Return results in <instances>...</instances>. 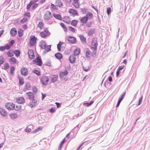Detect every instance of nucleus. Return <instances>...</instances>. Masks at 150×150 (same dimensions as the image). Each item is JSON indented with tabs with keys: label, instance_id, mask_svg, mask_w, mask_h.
<instances>
[{
	"label": "nucleus",
	"instance_id": "f704fd0d",
	"mask_svg": "<svg viewBox=\"0 0 150 150\" xmlns=\"http://www.w3.org/2000/svg\"><path fill=\"white\" fill-rule=\"evenodd\" d=\"M78 21L77 20H73L71 21V24L73 26H76V25Z\"/></svg>",
	"mask_w": 150,
	"mask_h": 150
},
{
	"label": "nucleus",
	"instance_id": "ea45409f",
	"mask_svg": "<svg viewBox=\"0 0 150 150\" xmlns=\"http://www.w3.org/2000/svg\"><path fill=\"white\" fill-rule=\"evenodd\" d=\"M33 4V2L32 1H31L29 3L27 6V9H29L30 8L31 5Z\"/></svg>",
	"mask_w": 150,
	"mask_h": 150
},
{
	"label": "nucleus",
	"instance_id": "79ce46f5",
	"mask_svg": "<svg viewBox=\"0 0 150 150\" xmlns=\"http://www.w3.org/2000/svg\"><path fill=\"white\" fill-rule=\"evenodd\" d=\"M72 4L76 8H77L79 7L78 2H74Z\"/></svg>",
	"mask_w": 150,
	"mask_h": 150
},
{
	"label": "nucleus",
	"instance_id": "37998d69",
	"mask_svg": "<svg viewBox=\"0 0 150 150\" xmlns=\"http://www.w3.org/2000/svg\"><path fill=\"white\" fill-rule=\"evenodd\" d=\"M43 23L42 22H39L38 25V27L40 29L42 28L43 27Z\"/></svg>",
	"mask_w": 150,
	"mask_h": 150
},
{
	"label": "nucleus",
	"instance_id": "c03bdc74",
	"mask_svg": "<svg viewBox=\"0 0 150 150\" xmlns=\"http://www.w3.org/2000/svg\"><path fill=\"white\" fill-rule=\"evenodd\" d=\"M9 67H10L9 64L6 62L4 66V69L5 70H6L7 69H8Z\"/></svg>",
	"mask_w": 150,
	"mask_h": 150
},
{
	"label": "nucleus",
	"instance_id": "49530a36",
	"mask_svg": "<svg viewBox=\"0 0 150 150\" xmlns=\"http://www.w3.org/2000/svg\"><path fill=\"white\" fill-rule=\"evenodd\" d=\"M28 20V18L27 17H24L21 20H20V21L21 23H25Z\"/></svg>",
	"mask_w": 150,
	"mask_h": 150
},
{
	"label": "nucleus",
	"instance_id": "2eb2a0df",
	"mask_svg": "<svg viewBox=\"0 0 150 150\" xmlns=\"http://www.w3.org/2000/svg\"><path fill=\"white\" fill-rule=\"evenodd\" d=\"M40 46L42 49L46 48L48 47V45H46V43L45 41H42L41 42L40 44Z\"/></svg>",
	"mask_w": 150,
	"mask_h": 150
},
{
	"label": "nucleus",
	"instance_id": "1a4fd4ad",
	"mask_svg": "<svg viewBox=\"0 0 150 150\" xmlns=\"http://www.w3.org/2000/svg\"><path fill=\"white\" fill-rule=\"evenodd\" d=\"M37 100L34 98L31 100L30 103V106L32 108L35 107L37 104Z\"/></svg>",
	"mask_w": 150,
	"mask_h": 150
},
{
	"label": "nucleus",
	"instance_id": "5fc2aeb1",
	"mask_svg": "<svg viewBox=\"0 0 150 150\" xmlns=\"http://www.w3.org/2000/svg\"><path fill=\"white\" fill-rule=\"evenodd\" d=\"M91 52L89 50H87L86 52V57L88 58H90V57L89 56Z\"/></svg>",
	"mask_w": 150,
	"mask_h": 150
},
{
	"label": "nucleus",
	"instance_id": "e2e57ef3",
	"mask_svg": "<svg viewBox=\"0 0 150 150\" xmlns=\"http://www.w3.org/2000/svg\"><path fill=\"white\" fill-rule=\"evenodd\" d=\"M55 111V109L52 107L50 109V113H53Z\"/></svg>",
	"mask_w": 150,
	"mask_h": 150
},
{
	"label": "nucleus",
	"instance_id": "0e129e2a",
	"mask_svg": "<svg viewBox=\"0 0 150 150\" xmlns=\"http://www.w3.org/2000/svg\"><path fill=\"white\" fill-rule=\"evenodd\" d=\"M33 91L34 93H36L38 91V89L35 86H33Z\"/></svg>",
	"mask_w": 150,
	"mask_h": 150
},
{
	"label": "nucleus",
	"instance_id": "412c9836",
	"mask_svg": "<svg viewBox=\"0 0 150 150\" xmlns=\"http://www.w3.org/2000/svg\"><path fill=\"white\" fill-rule=\"evenodd\" d=\"M95 29L94 28H91L89 29L88 31V35L89 36H90L94 33Z\"/></svg>",
	"mask_w": 150,
	"mask_h": 150
},
{
	"label": "nucleus",
	"instance_id": "13d9d810",
	"mask_svg": "<svg viewBox=\"0 0 150 150\" xmlns=\"http://www.w3.org/2000/svg\"><path fill=\"white\" fill-rule=\"evenodd\" d=\"M33 4L32 6V9L33 10H35L38 6V4Z\"/></svg>",
	"mask_w": 150,
	"mask_h": 150
},
{
	"label": "nucleus",
	"instance_id": "bb28decb",
	"mask_svg": "<svg viewBox=\"0 0 150 150\" xmlns=\"http://www.w3.org/2000/svg\"><path fill=\"white\" fill-rule=\"evenodd\" d=\"M63 44V42H62L61 41H59V43L57 45V49L59 51H61V46Z\"/></svg>",
	"mask_w": 150,
	"mask_h": 150
},
{
	"label": "nucleus",
	"instance_id": "680f3d73",
	"mask_svg": "<svg viewBox=\"0 0 150 150\" xmlns=\"http://www.w3.org/2000/svg\"><path fill=\"white\" fill-rule=\"evenodd\" d=\"M142 98H143V96H141V97L139 99V102H138V105H139L142 103Z\"/></svg>",
	"mask_w": 150,
	"mask_h": 150
},
{
	"label": "nucleus",
	"instance_id": "4468645a",
	"mask_svg": "<svg viewBox=\"0 0 150 150\" xmlns=\"http://www.w3.org/2000/svg\"><path fill=\"white\" fill-rule=\"evenodd\" d=\"M10 34L13 37L15 36L17 34L16 29L15 28H13L10 31Z\"/></svg>",
	"mask_w": 150,
	"mask_h": 150
},
{
	"label": "nucleus",
	"instance_id": "72a5a7b5",
	"mask_svg": "<svg viewBox=\"0 0 150 150\" xmlns=\"http://www.w3.org/2000/svg\"><path fill=\"white\" fill-rule=\"evenodd\" d=\"M80 52V50L79 48L78 49H76L74 52V54H73L75 55V56L78 55Z\"/></svg>",
	"mask_w": 150,
	"mask_h": 150
},
{
	"label": "nucleus",
	"instance_id": "4be33fe9",
	"mask_svg": "<svg viewBox=\"0 0 150 150\" xmlns=\"http://www.w3.org/2000/svg\"><path fill=\"white\" fill-rule=\"evenodd\" d=\"M79 37L81 42L85 44L86 43V38L83 35H79Z\"/></svg>",
	"mask_w": 150,
	"mask_h": 150
},
{
	"label": "nucleus",
	"instance_id": "603ef678",
	"mask_svg": "<svg viewBox=\"0 0 150 150\" xmlns=\"http://www.w3.org/2000/svg\"><path fill=\"white\" fill-rule=\"evenodd\" d=\"M81 12L83 14H85L86 13V10H87V9L83 8L81 9Z\"/></svg>",
	"mask_w": 150,
	"mask_h": 150
},
{
	"label": "nucleus",
	"instance_id": "473e14b6",
	"mask_svg": "<svg viewBox=\"0 0 150 150\" xmlns=\"http://www.w3.org/2000/svg\"><path fill=\"white\" fill-rule=\"evenodd\" d=\"M33 127V126L31 125H29L25 129V132H31V128Z\"/></svg>",
	"mask_w": 150,
	"mask_h": 150
},
{
	"label": "nucleus",
	"instance_id": "7ed1b4c3",
	"mask_svg": "<svg viewBox=\"0 0 150 150\" xmlns=\"http://www.w3.org/2000/svg\"><path fill=\"white\" fill-rule=\"evenodd\" d=\"M40 80L43 85L46 86L48 83L49 81V79L47 76H43L41 77Z\"/></svg>",
	"mask_w": 150,
	"mask_h": 150
},
{
	"label": "nucleus",
	"instance_id": "de8ad7c7",
	"mask_svg": "<svg viewBox=\"0 0 150 150\" xmlns=\"http://www.w3.org/2000/svg\"><path fill=\"white\" fill-rule=\"evenodd\" d=\"M14 24L15 25H18L21 23L20 20L19 19L14 20Z\"/></svg>",
	"mask_w": 150,
	"mask_h": 150
},
{
	"label": "nucleus",
	"instance_id": "f257e3e1",
	"mask_svg": "<svg viewBox=\"0 0 150 150\" xmlns=\"http://www.w3.org/2000/svg\"><path fill=\"white\" fill-rule=\"evenodd\" d=\"M98 45L97 42L96 40H92V41L91 46V48L94 51L92 52L93 55V57H95L96 56V52L95 51L97 49V46Z\"/></svg>",
	"mask_w": 150,
	"mask_h": 150
},
{
	"label": "nucleus",
	"instance_id": "052dcab7",
	"mask_svg": "<svg viewBox=\"0 0 150 150\" xmlns=\"http://www.w3.org/2000/svg\"><path fill=\"white\" fill-rule=\"evenodd\" d=\"M15 42V40H11L10 42L9 45L10 46H12Z\"/></svg>",
	"mask_w": 150,
	"mask_h": 150
},
{
	"label": "nucleus",
	"instance_id": "a878e982",
	"mask_svg": "<svg viewBox=\"0 0 150 150\" xmlns=\"http://www.w3.org/2000/svg\"><path fill=\"white\" fill-rule=\"evenodd\" d=\"M68 73V71L66 70L64 71H60V75L61 77H63L64 76L66 75Z\"/></svg>",
	"mask_w": 150,
	"mask_h": 150
},
{
	"label": "nucleus",
	"instance_id": "69168bd1",
	"mask_svg": "<svg viewBox=\"0 0 150 150\" xmlns=\"http://www.w3.org/2000/svg\"><path fill=\"white\" fill-rule=\"evenodd\" d=\"M65 141H66V139H65V138H64L63 139V140L61 142L59 145L61 146L62 147L64 143L65 142Z\"/></svg>",
	"mask_w": 150,
	"mask_h": 150
},
{
	"label": "nucleus",
	"instance_id": "a211bd4d",
	"mask_svg": "<svg viewBox=\"0 0 150 150\" xmlns=\"http://www.w3.org/2000/svg\"><path fill=\"white\" fill-rule=\"evenodd\" d=\"M69 12L70 13L72 14L74 16L77 15L78 14L77 11L72 8L70 9L69 10Z\"/></svg>",
	"mask_w": 150,
	"mask_h": 150
},
{
	"label": "nucleus",
	"instance_id": "58836bf2",
	"mask_svg": "<svg viewBox=\"0 0 150 150\" xmlns=\"http://www.w3.org/2000/svg\"><path fill=\"white\" fill-rule=\"evenodd\" d=\"M42 129V127H38L37 129H36L34 131H33L32 132V133H36L39 131L40 130Z\"/></svg>",
	"mask_w": 150,
	"mask_h": 150
},
{
	"label": "nucleus",
	"instance_id": "cd10ccee",
	"mask_svg": "<svg viewBox=\"0 0 150 150\" xmlns=\"http://www.w3.org/2000/svg\"><path fill=\"white\" fill-rule=\"evenodd\" d=\"M23 30L22 29L20 28L18 31V36L20 37H21L23 35Z\"/></svg>",
	"mask_w": 150,
	"mask_h": 150
},
{
	"label": "nucleus",
	"instance_id": "2f4dec72",
	"mask_svg": "<svg viewBox=\"0 0 150 150\" xmlns=\"http://www.w3.org/2000/svg\"><path fill=\"white\" fill-rule=\"evenodd\" d=\"M51 46L50 45H48V47L45 49V50L43 51V53H45L51 50Z\"/></svg>",
	"mask_w": 150,
	"mask_h": 150
},
{
	"label": "nucleus",
	"instance_id": "aec40b11",
	"mask_svg": "<svg viewBox=\"0 0 150 150\" xmlns=\"http://www.w3.org/2000/svg\"><path fill=\"white\" fill-rule=\"evenodd\" d=\"M26 94L28 96L29 99L30 100L34 98V96L32 92H28L26 93Z\"/></svg>",
	"mask_w": 150,
	"mask_h": 150
},
{
	"label": "nucleus",
	"instance_id": "5701e85b",
	"mask_svg": "<svg viewBox=\"0 0 150 150\" xmlns=\"http://www.w3.org/2000/svg\"><path fill=\"white\" fill-rule=\"evenodd\" d=\"M55 57L58 59H61L63 58V56L61 53L57 52L55 54Z\"/></svg>",
	"mask_w": 150,
	"mask_h": 150
},
{
	"label": "nucleus",
	"instance_id": "a18cd8bd",
	"mask_svg": "<svg viewBox=\"0 0 150 150\" xmlns=\"http://www.w3.org/2000/svg\"><path fill=\"white\" fill-rule=\"evenodd\" d=\"M7 55L8 57H11L13 56V54L12 52H11V50L8 51L7 52Z\"/></svg>",
	"mask_w": 150,
	"mask_h": 150
},
{
	"label": "nucleus",
	"instance_id": "0eeeda50",
	"mask_svg": "<svg viewBox=\"0 0 150 150\" xmlns=\"http://www.w3.org/2000/svg\"><path fill=\"white\" fill-rule=\"evenodd\" d=\"M5 107L6 109L11 110L14 108L15 105L12 103H9L6 104Z\"/></svg>",
	"mask_w": 150,
	"mask_h": 150
},
{
	"label": "nucleus",
	"instance_id": "39448f33",
	"mask_svg": "<svg viewBox=\"0 0 150 150\" xmlns=\"http://www.w3.org/2000/svg\"><path fill=\"white\" fill-rule=\"evenodd\" d=\"M52 17V13L50 12L47 11L44 16V19L45 20L47 21L50 20Z\"/></svg>",
	"mask_w": 150,
	"mask_h": 150
},
{
	"label": "nucleus",
	"instance_id": "c756f323",
	"mask_svg": "<svg viewBox=\"0 0 150 150\" xmlns=\"http://www.w3.org/2000/svg\"><path fill=\"white\" fill-rule=\"evenodd\" d=\"M126 93V92H124L123 94L122 95H121L118 98V100L120 101L121 102L122 100L124 98V97L125 96Z\"/></svg>",
	"mask_w": 150,
	"mask_h": 150
},
{
	"label": "nucleus",
	"instance_id": "8fccbe9b",
	"mask_svg": "<svg viewBox=\"0 0 150 150\" xmlns=\"http://www.w3.org/2000/svg\"><path fill=\"white\" fill-rule=\"evenodd\" d=\"M110 83L108 81H105L104 83L105 86L107 88H108L110 86Z\"/></svg>",
	"mask_w": 150,
	"mask_h": 150
},
{
	"label": "nucleus",
	"instance_id": "4c0bfd02",
	"mask_svg": "<svg viewBox=\"0 0 150 150\" xmlns=\"http://www.w3.org/2000/svg\"><path fill=\"white\" fill-rule=\"evenodd\" d=\"M33 72L34 74H35L38 76L40 75L41 74L40 71L37 70H33Z\"/></svg>",
	"mask_w": 150,
	"mask_h": 150
},
{
	"label": "nucleus",
	"instance_id": "f3484780",
	"mask_svg": "<svg viewBox=\"0 0 150 150\" xmlns=\"http://www.w3.org/2000/svg\"><path fill=\"white\" fill-rule=\"evenodd\" d=\"M51 76V81L52 83H54L56 81L58 78V76L57 75H52Z\"/></svg>",
	"mask_w": 150,
	"mask_h": 150
},
{
	"label": "nucleus",
	"instance_id": "a19ab883",
	"mask_svg": "<svg viewBox=\"0 0 150 150\" xmlns=\"http://www.w3.org/2000/svg\"><path fill=\"white\" fill-rule=\"evenodd\" d=\"M25 87L27 89L29 90L31 87V85L30 83H25Z\"/></svg>",
	"mask_w": 150,
	"mask_h": 150
},
{
	"label": "nucleus",
	"instance_id": "20e7f679",
	"mask_svg": "<svg viewBox=\"0 0 150 150\" xmlns=\"http://www.w3.org/2000/svg\"><path fill=\"white\" fill-rule=\"evenodd\" d=\"M40 35L43 38H45L50 35V33L47 28H45L44 31L40 33Z\"/></svg>",
	"mask_w": 150,
	"mask_h": 150
},
{
	"label": "nucleus",
	"instance_id": "6e6552de",
	"mask_svg": "<svg viewBox=\"0 0 150 150\" xmlns=\"http://www.w3.org/2000/svg\"><path fill=\"white\" fill-rule=\"evenodd\" d=\"M68 41L72 44H75L77 42V40L76 38L72 36H69L67 38Z\"/></svg>",
	"mask_w": 150,
	"mask_h": 150
},
{
	"label": "nucleus",
	"instance_id": "4d7b16f0",
	"mask_svg": "<svg viewBox=\"0 0 150 150\" xmlns=\"http://www.w3.org/2000/svg\"><path fill=\"white\" fill-rule=\"evenodd\" d=\"M111 11V8L110 7L108 8L107 9V12L108 14L109 15Z\"/></svg>",
	"mask_w": 150,
	"mask_h": 150
},
{
	"label": "nucleus",
	"instance_id": "864d4df0",
	"mask_svg": "<svg viewBox=\"0 0 150 150\" xmlns=\"http://www.w3.org/2000/svg\"><path fill=\"white\" fill-rule=\"evenodd\" d=\"M4 62V59L2 56H0V64H3Z\"/></svg>",
	"mask_w": 150,
	"mask_h": 150
},
{
	"label": "nucleus",
	"instance_id": "c85d7f7f",
	"mask_svg": "<svg viewBox=\"0 0 150 150\" xmlns=\"http://www.w3.org/2000/svg\"><path fill=\"white\" fill-rule=\"evenodd\" d=\"M10 118L12 119H14L17 117V114L16 113H13L9 114Z\"/></svg>",
	"mask_w": 150,
	"mask_h": 150
},
{
	"label": "nucleus",
	"instance_id": "3c124183",
	"mask_svg": "<svg viewBox=\"0 0 150 150\" xmlns=\"http://www.w3.org/2000/svg\"><path fill=\"white\" fill-rule=\"evenodd\" d=\"M68 28L69 30L72 32L73 33H75V29L72 27L71 26H69Z\"/></svg>",
	"mask_w": 150,
	"mask_h": 150
},
{
	"label": "nucleus",
	"instance_id": "ddd939ff",
	"mask_svg": "<svg viewBox=\"0 0 150 150\" xmlns=\"http://www.w3.org/2000/svg\"><path fill=\"white\" fill-rule=\"evenodd\" d=\"M16 101L18 103L22 104L25 103V100L24 98L20 97L17 98Z\"/></svg>",
	"mask_w": 150,
	"mask_h": 150
},
{
	"label": "nucleus",
	"instance_id": "c9c22d12",
	"mask_svg": "<svg viewBox=\"0 0 150 150\" xmlns=\"http://www.w3.org/2000/svg\"><path fill=\"white\" fill-rule=\"evenodd\" d=\"M15 70V67L13 66H12L10 68V73L11 75L14 74V72Z\"/></svg>",
	"mask_w": 150,
	"mask_h": 150
},
{
	"label": "nucleus",
	"instance_id": "9d476101",
	"mask_svg": "<svg viewBox=\"0 0 150 150\" xmlns=\"http://www.w3.org/2000/svg\"><path fill=\"white\" fill-rule=\"evenodd\" d=\"M20 71L21 74L23 76H26L28 74V69L24 67L21 69Z\"/></svg>",
	"mask_w": 150,
	"mask_h": 150
},
{
	"label": "nucleus",
	"instance_id": "f03ea898",
	"mask_svg": "<svg viewBox=\"0 0 150 150\" xmlns=\"http://www.w3.org/2000/svg\"><path fill=\"white\" fill-rule=\"evenodd\" d=\"M33 62L36 65L39 66H42V64L40 56L39 55L35 59L33 60Z\"/></svg>",
	"mask_w": 150,
	"mask_h": 150
},
{
	"label": "nucleus",
	"instance_id": "f8f14e48",
	"mask_svg": "<svg viewBox=\"0 0 150 150\" xmlns=\"http://www.w3.org/2000/svg\"><path fill=\"white\" fill-rule=\"evenodd\" d=\"M76 60V56L75 55L72 54L69 57V60L70 63L73 64L75 62Z\"/></svg>",
	"mask_w": 150,
	"mask_h": 150
},
{
	"label": "nucleus",
	"instance_id": "09e8293b",
	"mask_svg": "<svg viewBox=\"0 0 150 150\" xmlns=\"http://www.w3.org/2000/svg\"><path fill=\"white\" fill-rule=\"evenodd\" d=\"M19 79V84L20 85H22L24 83V79L23 78L21 79L19 77H18Z\"/></svg>",
	"mask_w": 150,
	"mask_h": 150
},
{
	"label": "nucleus",
	"instance_id": "9b49d317",
	"mask_svg": "<svg viewBox=\"0 0 150 150\" xmlns=\"http://www.w3.org/2000/svg\"><path fill=\"white\" fill-rule=\"evenodd\" d=\"M29 57L30 59H33L35 58L33 50L32 49L29 50L28 52Z\"/></svg>",
	"mask_w": 150,
	"mask_h": 150
},
{
	"label": "nucleus",
	"instance_id": "7c9ffc66",
	"mask_svg": "<svg viewBox=\"0 0 150 150\" xmlns=\"http://www.w3.org/2000/svg\"><path fill=\"white\" fill-rule=\"evenodd\" d=\"M13 53L16 56L18 57L20 54V51L19 50H15L14 51Z\"/></svg>",
	"mask_w": 150,
	"mask_h": 150
},
{
	"label": "nucleus",
	"instance_id": "e433bc0d",
	"mask_svg": "<svg viewBox=\"0 0 150 150\" xmlns=\"http://www.w3.org/2000/svg\"><path fill=\"white\" fill-rule=\"evenodd\" d=\"M16 59L14 57H12L10 59V62L13 64H16Z\"/></svg>",
	"mask_w": 150,
	"mask_h": 150
},
{
	"label": "nucleus",
	"instance_id": "423d86ee",
	"mask_svg": "<svg viewBox=\"0 0 150 150\" xmlns=\"http://www.w3.org/2000/svg\"><path fill=\"white\" fill-rule=\"evenodd\" d=\"M37 39V38L35 36H31L29 41L30 45L31 46H34L35 43L36 42Z\"/></svg>",
	"mask_w": 150,
	"mask_h": 150
},
{
	"label": "nucleus",
	"instance_id": "dca6fc26",
	"mask_svg": "<svg viewBox=\"0 0 150 150\" xmlns=\"http://www.w3.org/2000/svg\"><path fill=\"white\" fill-rule=\"evenodd\" d=\"M85 17L88 20L91 19L93 17V14L91 12L88 11L86 13V15Z\"/></svg>",
	"mask_w": 150,
	"mask_h": 150
},
{
	"label": "nucleus",
	"instance_id": "393cba45",
	"mask_svg": "<svg viewBox=\"0 0 150 150\" xmlns=\"http://www.w3.org/2000/svg\"><path fill=\"white\" fill-rule=\"evenodd\" d=\"M88 21V19H87L85 16L81 18L80 20V22L83 24L86 23H87Z\"/></svg>",
	"mask_w": 150,
	"mask_h": 150
},
{
	"label": "nucleus",
	"instance_id": "6e6d98bb",
	"mask_svg": "<svg viewBox=\"0 0 150 150\" xmlns=\"http://www.w3.org/2000/svg\"><path fill=\"white\" fill-rule=\"evenodd\" d=\"M86 23H87L86 25L87 27H88V28H90L91 27V25L92 24V21H89Z\"/></svg>",
	"mask_w": 150,
	"mask_h": 150
},
{
	"label": "nucleus",
	"instance_id": "b1692460",
	"mask_svg": "<svg viewBox=\"0 0 150 150\" xmlns=\"http://www.w3.org/2000/svg\"><path fill=\"white\" fill-rule=\"evenodd\" d=\"M53 16L55 18L58 20H62L61 16L59 14L54 13L53 14Z\"/></svg>",
	"mask_w": 150,
	"mask_h": 150
},
{
	"label": "nucleus",
	"instance_id": "bf43d9fd",
	"mask_svg": "<svg viewBox=\"0 0 150 150\" xmlns=\"http://www.w3.org/2000/svg\"><path fill=\"white\" fill-rule=\"evenodd\" d=\"M21 106L20 105H16V107H15V109L16 110H18L21 109Z\"/></svg>",
	"mask_w": 150,
	"mask_h": 150
},
{
	"label": "nucleus",
	"instance_id": "338daca9",
	"mask_svg": "<svg viewBox=\"0 0 150 150\" xmlns=\"http://www.w3.org/2000/svg\"><path fill=\"white\" fill-rule=\"evenodd\" d=\"M55 103L56 104L57 107L58 108H60L61 107L62 104L61 103L57 102Z\"/></svg>",
	"mask_w": 150,
	"mask_h": 150
},
{
	"label": "nucleus",
	"instance_id": "774afa93",
	"mask_svg": "<svg viewBox=\"0 0 150 150\" xmlns=\"http://www.w3.org/2000/svg\"><path fill=\"white\" fill-rule=\"evenodd\" d=\"M10 46L9 45H6L4 46L5 49H9L11 48Z\"/></svg>",
	"mask_w": 150,
	"mask_h": 150
},
{
	"label": "nucleus",
	"instance_id": "6ab92c4d",
	"mask_svg": "<svg viewBox=\"0 0 150 150\" xmlns=\"http://www.w3.org/2000/svg\"><path fill=\"white\" fill-rule=\"evenodd\" d=\"M0 113L2 116L4 117L6 116L7 114V112L3 108H0Z\"/></svg>",
	"mask_w": 150,
	"mask_h": 150
}]
</instances>
